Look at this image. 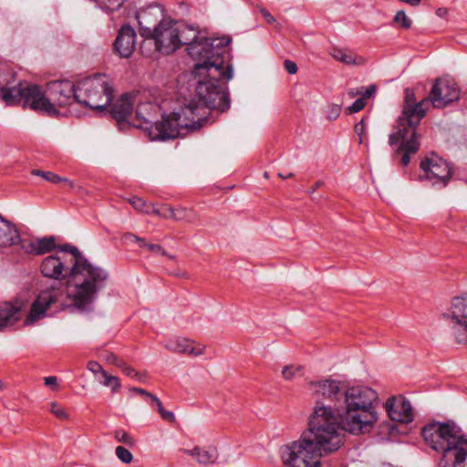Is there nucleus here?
<instances>
[{"instance_id":"26","label":"nucleus","mask_w":467,"mask_h":467,"mask_svg":"<svg viewBox=\"0 0 467 467\" xmlns=\"http://www.w3.org/2000/svg\"><path fill=\"white\" fill-rule=\"evenodd\" d=\"M58 249L56 245V238L54 236L43 237L36 239V254H45L55 249Z\"/></svg>"},{"instance_id":"44","label":"nucleus","mask_w":467,"mask_h":467,"mask_svg":"<svg viewBox=\"0 0 467 467\" xmlns=\"http://www.w3.org/2000/svg\"><path fill=\"white\" fill-rule=\"evenodd\" d=\"M363 89L364 88H361V99H365L370 98L376 92L377 87L375 85H370L366 88L364 91Z\"/></svg>"},{"instance_id":"39","label":"nucleus","mask_w":467,"mask_h":467,"mask_svg":"<svg viewBox=\"0 0 467 467\" xmlns=\"http://www.w3.org/2000/svg\"><path fill=\"white\" fill-rule=\"evenodd\" d=\"M174 208L168 203L161 204V212L162 219H171Z\"/></svg>"},{"instance_id":"31","label":"nucleus","mask_w":467,"mask_h":467,"mask_svg":"<svg viewBox=\"0 0 467 467\" xmlns=\"http://www.w3.org/2000/svg\"><path fill=\"white\" fill-rule=\"evenodd\" d=\"M393 22L399 24L402 29H410L412 26V20L406 15L405 11L399 10L396 12Z\"/></svg>"},{"instance_id":"4","label":"nucleus","mask_w":467,"mask_h":467,"mask_svg":"<svg viewBox=\"0 0 467 467\" xmlns=\"http://www.w3.org/2000/svg\"><path fill=\"white\" fill-rule=\"evenodd\" d=\"M377 392L368 387L355 386L344 391V410L338 413L339 429L354 435L369 432L379 420L375 403Z\"/></svg>"},{"instance_id":"53","label":"nucleus","mask_w":467,"mask_h":467,"mask_svg":"<svg viewBox=\"0 0 467 467\" xmlns=\"http://www.w3.org/2000/svg\"><path fill=\"white\" fill-rule=\"evenodd\" d=\"M399 1L402 2L404 4H407L410 6H413V7L419 6L420 5V3L422 2V0H399Z\"/></svg>"},{"instance_id":"18","label":"nucleus","mask_w":467,"mask_h":467,"mask_svg":"<svg viewBox=\"0 0 467 467\" xmlns=\"http://www.w3.org/2000/svg\"><path fill=\"white\" fill-rule=\"evenodd\" d=\"M389 417L398 422L409 423L413 420L410 402L402 397H391L385 404Z\"/></svg>"},{"instance_id":"3","label":"nucleus","mask_w":467,"mask_h":467,"mask_svg":"<svg viewBox=\"0 0 467 467\" xmlns=\"http://www.w3.org/2000/svg\"><path fill=\"white\" fill-rule=\"evenodd\" d=\"M345 434L329 405L317 402L309 417L308 430L298 441L281 449L285 467H321L320 458L337 451L344 444Z\"/></svg>"},{"instance_id":"19","label":"nucleus","mask_w":467,"mask_h":467,"mask_svg":"<svg viewBox=\"0 0 467 467\" xmlns=\"http://www.w3.org/2000/svg\"><path fill=\"white\" fill-rule=\"evenodd\" d=\"M132 109L131 97L129 94H123L109 109L107 108L105 113H109L120 125L130 116Z\"/></svg>"},{"instance_id":"13","label":"nucleus","mask_w":467,"mask_h":467,"mask_svg":"<svg viewBox=\"0 0 467 467\" xmlns=\"http://www.w3.org/2000/svg\"><path fill=\"white\" fill-rule=\"evenodd\" d=\"M425 99L434 109H444L460 99V89L453 79L439 78Z\"/></svg>"},{"instance_id":"22","label":"nucleus","mask_w":467,"mask_h":467,"mask_svg":"<svg viewBox=\"0 0 467 467\" xmlns=\"http://www.w3.org/2000/svg\"><path fill=\"white\" fill-rule=\"evenodd\" d=\"M5 224H9V226H11L16 233V238H15V240L12 241V244H5V245H0V247H8V246H12V245H16V244H20L21 248L27 254H36V240H23L21 239L20 237V234H19V231L17 230V228L11 223L9 222L8 220L5 219L2 215H1V219H0V228L1 227H4Z\"/></svg>"},{"instance_id":"16","label":"nucleus","mask_w":467,"mask_h":467,"mask_svg":"<svg viewBox=\"0 0 467 467\" xmlns=\"http://www.w3.org/2000/svg\"><path fill=\"white\" fill-rule=\"evenodd\" d=\"M400 141V145L397 150V154H401L400 162L403 166H407L410 161V155L419 150L420 143L417 140V132L412 131V136L408 135L406 129H400L397 132L389 135V144L394 145Z\"/></svg>"},{"instance_id":"51","label":"nucleus","mask_w":467,"mask_h":467,"mask_svg":"<svg viewBox=\"0 0 467 467\" xmlns=\"http://www.w3.org/2000/svg\"><path fill=\"white\" fill-rule=\"evenodd\" d=\"M45 384L49 387H57V378L55 376H49L45 378Z\"/></svg>"},{"instance_id":"24","label":"nucleus","mask_w":467,"mask_h":467,"mask_svg":"<svg viewBox=\"0 0 467 467\" xmlns=\"http://www.w3.org/2000/svg\"><path fill=\"white\" fill-rule=\"evenodd\" d=\"M166 348L174 352L193 356H200L203 353V348H196L189 343L187 339L171 342L170 344L166 345Z\"/></svg>"},{"instance_id":"42","label":"nucleus","mask_w":467,"mask_h":467,"mask_svg":"<svg viewBox=\"0 0 467 467\" xmlns=\"http://www.w3.org/2000/svg\"><path fill=\"white\" fill-rule=\"evenodd\" d=\"M88 368L94 374L100 373L101 375H103L106 372L103 369L102 366L99 362H96V361L89 362Z\"/></svg>"},{"instance_id":"56","label":"nucleus","mask_w":467,"mask_h":467,"mask_svg":"<svg viewBox=\"0 0 467 467\" xmlns=\"http://www.w3.org/2000/svg\"><path fill=\"white\" fill-rule=\"evenodd\" d=\"M140 247H144L147 249V245H149L150 244L146 243L145 239L144 238H140L139 239V242H137Z\"/></svg>"},{"instance_id":"47","label":"nucleus","mask_w":467,"mask_h":467,"mask_svg":"<svg viewBox=\"0 0 467 467\" xmlns=\"http://www.w3.org/2000/svg\"><path fill=\"white\" fill-rule=\"evenodd\" d=\"M146 214H154L161 218V204L151 203L150 209L146 211Z\"/></svg>"},{"instance_id":"10","label":"nucleus","mask_w":467,"mask_h":467,"mask_svg":"<svg viewBox=\"0 0 467 467\" xmlns=\"http://www.w3.org/2000/svg\"><path fill=\"white\" fill-rule=\"evenodd\" d=\"M442 317L448 322L455 341L467 344V295L454 296Z\"/></svg>"},{"instance_id":"41","label":"nucleus","mask_w":467,"mask_h":467,"mask_svg":"<svg viewBox=\"0 0 467 467\" xmlns=\"http://www.w3.org/2000/svg\"><path fill=\"white\" fill-rule=\"evenodd\" d=\"M365 119H362L359 122H358L355 127L354 130L356 134L359 136V143H363V135L365 133Z\"/></svg>"},{"instance_id":"17","label":"nucleus","mask_w":467,"mask_h":467,"mask_svg":"<svg viewBox=\"0 0 467 467\" xmlns=\"http://www.w3.org/2000/svg\"><path fill=\"white\" fill-rule=\"evenodd\" d=\"M136 38V32L130 25L122 26L113 43L114 52L120 57H130L135 50Z\"/></svg>"},{"instance_id":"25","label":"nucleus","mask_w":467,"mask_h":467,"mask_svg":"<svg viewBox=\"0 0 467 467\" xmlns=\"http://www.w3.org/2000/svg\"><path fill=\"white\" fill-rule=\"evenodd\" d=\"M198 218L199 216L194 210L178 206L177 208H174L171 220L175 222L193 223L198 220Z\"/></svg>"},{"instance_id":"29","label":"nucleus","mask_w":467,"mask_h":467,"mask_svg":"<svg viewBox=\"0 0 467 467\" xmlns=\"http://www.w3.org/2000/svg\"><path fill=\"white\" fill-rule=\"evenodd\" d=\"M97 5L108 12H114L119 10L126 0H93Z\"/></svg>"},{"instance_id":"1","label":"nucleus","mask_w":467,"mask_h":467,"mask_svg":"<svg viewBox=\"0 0 467 467\" xmlns=\"http://www.w3.org/2000/svg\"><path fill=\"white\" fill-rule=\"evenodd\" d=\"M180 47L187 46L189 56L198 61L193 73L200 78L196 85L199 101L190 100L179 110L162 115L161 120L154 121L156 106L145 103L136 109L138 128L147 132L151 140H167L184 137L190 131L201 129L207 121L209 110L225 112L230 109V97L223 78L234 77L233 67L224 68V54L231 39L227 36L207 37L197 26L178 23Z\"/></svg>"},{"instance_id":"6","label":"nucleus","mask_w":467,"mask_h":467,"mask_svg":"<svg viewBox=\"0 0 467 467\" xmlns=\"http://www.w3.org/2000/svg\"><path fill=\"white\" fill-rule=\"evenodd\" d=\"M137 20L144 56L150 57L154 52L170 55L180 48L178 22L152 19L150 9L140 12Z\"/></svg>"},{"instance_id":"28","label":"nucleus","mask_w":467,"mask_h":467,"mask_svg":"<svg viewBox=\"0 0 467 467\" xmlns=\"http://www.w3.org/2000/svg\"><path fill=\"white\" fill-rule=\"evenodd\" d=\"M304 368L300 365H286L282 369V376L285 380H293L303 376Z\"/></svg>"},{"instance_id":"60","label":"nucleus","mask_w":467,"mask_h":467,"mask_svg":"<svg viewBox=\"0 0 467 467\" xmlns=\"http://www.w3.org/2000/svg\"><path fill=\"white\" fill-rule=\"evenodd\" d=\"M338 113H339V109H335V114H336V116H337V115H338Z\"/></svg>"},{"instance_id":"52","label":"nucleus","mask_w":467,"mask_h":467,"mask_svg":"<svg viewBox=\"0 0 467 467\" xmlns=\"http://www.w3.org/2000/svg\"><path fill=\"white\" fill-rule=\"evenodd\" d=\"M124 239L126 241H130V242H134V243H137L139 242V239L140 237L135 235L134 234H131V233H128L124 235Z\"/></svg>"},{"instance_id":"54","label":"nucleus","mask_w":467,"mask_h":467,"mask_svg":"<svg viewBox=\"0 0 467 467\" xmlns=\"http://www.w3.org/2000/svg\"><path fill=\"white\" fill-rule=\"evenodd\" d=\"M323 185H324L323 181L319 180V181L316 182L315 185L309 189L308 193L313 194L318 188H320Z\"/></svg>"},{"instance_id":"2","label":"nucleus","mask_w":467,"mask_h":467,"mask_svg":"<svg viewBox=\"0 0 467 467\" xmlns=\"http://www.w3.org/2000/svg\"><path fill=\"white\" fill-rule=\"evenodd\" d=\"M40 271L46 277L63 280L71 279L67 285V296L69 306L81 312L92 308L97 294L106 285L108 272L92 265L74 245L65 244L58 246L55 254L42 260Z\"/></svg>"},{"instance_id":"15","label":"nucleus","mask_w":467,"mask_h":467,"mask_svg":"<svg viewBox=\"0 0 467 467\" xmlns=\"http://www.w3.org/2000/svg\"><path fill=\"white\" fill-rule=\"evenodd\" d=\"M430 109V104L426 99H422L416 105L403 106L402 114L399 118V130L406 129L408 135L412 136V131H416L417 126L426 115Z\"/></svg>"},{"instance_id":"9","label":"nucleus","mask_w":467,"mask_h":467,"mask_svg":"<svg viewBox=\"0 0 467 467\" xmlns=\"http://www.w3.org/2000/svg\"><path fill=\"white\" fill-rule=\"evenodd\" d=\"M31 83L16 81V74L0 65V98L7 105L21 104L26 109V99L29 95Z\"/></svg>"},{"instance_id":"58","label":"nucleus","mask_w":467,"mask_h":467,"mask_svg":"<svg viewBox=\"0 0 467 467\" xmlns=\"http://www.w3.org/2000/svg\"><path fill=\"white\" fill-rule=\"evenodd\" d=\"M278 177L281 178V179H287V178H292L294 177V173L290 172L288 173L287 175L286 174H283L281 172H279L278 174Z\"/></svg>"},{"instance_id":"23","label":"nucleus","mask_w":467,"mask_h":467,"mask_svg":"<svg viewBox=\"0 0 467 467\" xmlns=\"http://www.w3.org/2000/svg\"><path fill=\"white\" fill-rule=\"evenodd\" d=\"M329 54L334 59L346 65H362L365 61L362 57L343 48L333 47Z\"/></svg>"},{"instance_id":"46","label":"nucleus","mask_w":467,"mask_h":467,"mask_svg":"<svg viewBox=\"0 0 467 467\" xmlns=\"http://www.w3.org/2000/svg\"><path fill=\"white\" fill-rule=\"evenodd\" d=\"M130 391L135 392V393L142 395L144 397H147V398L150 399V400H152V397H155V395H153L152 393H150L141 388L131 387V388H130Z\"/></svg>"},{"instance_id":"30","label":"nucleus","mask_w":467,"mask_h":467,"mask_svg":"<svg viewBox=\"0 0 467 467\" xmlns=\"http://www.w3.org/2000/svg\"><path fill=\"white\" fill-rule=\"evenodd\" d=\"M151 402H152V404L156 405L157 410L160 413L162 420L169 421V422H173L175 420V416H174L173 412L166 410L163 408L161 401L159 400V398L157 396L152 397Z\"/></svg>"},{"instance_id":"49","label":"nucleus","mask_w":467,"mask_h":467,"mask_svg":"<svg viewBox=\"0 0 467 467\" xmlns=\"http://www.w3.org/2000/svg\"><path fill=\"white\" fill-rule=\"evenodd\" d=\"M261 14L265 19L267 24H274L275 22V17L265 8L261 9Z\"/></svg>"},{"instance_id":"14","label":"nucleus","mask_w":467,"mask_h":467,"mask_svg":"<svg viewBox=\"0 0 467 467\" xmlns=\"http://www.w3.org/2000/svg\"><path fill=\"white\" fill-rule=\"evenodd\" d=\"M309 388L316 397L318 398L320 396L328 402L325 403L324 400H317L316 405H317V402H321L324 405H329L338 420V413H340V411L336 407L337 403L344 401V391L346 390L343 389L341 382L334 379L313 381L309 383ZM316 407L317 406H315L314 410H316ZM337 423L339 424L338 421Z\"/></svg>"},{"instance_id":"32","label":"nucleus","mask_w":467,"mask_h":467,"mask_svg":"<svg viewBox=\"0 0 467 467\" xmlns=\"http://www.w3.org/2000/svg\"><path fill=\"white\" fill-rule=\"evenodd\" d=\"M104 380L101 383L106 387H110L113 392H116L120 387L119 379L115 376H110L107 372L102 375Z\"/></svg>"},{"instance_id":"55","label":"nucleus","mask_w":467,"mask_h":467,"mask_svg":"<svg viewBox=\"0 0 467 467\" xmlns=\"http://www.w3.org/2000/svg\"><path fill=\"white\" fill-rule=\"evenodd\" d=\"M348 93L350 98H355L358 95H361V88L360 89L351 88L348 90Z\"/></svg>"},{"instance_id":"12","label":"nucleus","mask_w":467,"mask_h":467,"mask_svg":"<svg viewBox=\"0 0 467 467\" xmlns=\"http://www.w3.org/2000/svg\"><path fill=\"white\" fill-rule=\"evenodd\" d=\"M64 289L62 287H49L41 291L34 302L25 318V325L30 326L46 317L47 310L52 306H58L59 309L64 308L63 303Z\"/></svg>"},{"instance_id":"34","label":"nucleus","mask_w":467,"mask_h":467,"mask_svg":"<svg viewBox=\"0 0 467 467\" xmlns=\"http://www.w3.org/2000/svg\"><path fill=\"white\" fill-rule=\"evenodd\" d=\"M115 439L119 442L125 443L129 446H133L135 443L134 439L128 432L122 430H117L115 431Z\"/></svg>"},{"instance_id":"21","label":"nucleus","mask_w":467,"mask_h":467,"mask_svg":"<svg viewBox=\"0 0 467 467\" xmlns=\"http://www.w3.org/2000/svg\"><path fill=\"white\" fill-rule=\"evenodd\" d=\"M185 453L194 457L200 464H213L218 458V451L215 447L205 449L195 446L192 450H184Z\"/></svg>"},{"instance_id":"11","label":"nucleus","mask_w":467,"mask_h":467,"mask_svg":"<svg viewBox=\"0 0 467 467\" xmlns=\"http://www.w3.org/2000/svg\"><path fill=\"white\" fill-rule=\"evenodd\" d=\"M420 168L422 171L420 179L431 182L433 186L445 187L452 177L450 164L434 152L425 156Z\"/></svg>"},{"instance_id":"8","label":"nucleus","mask_w":467,"mask_h":467,"mask_svg":"<svg viewBox=\"0 0 467 467\" xmlns=\"http://www.w3.org/2000/svg\"><path fill=\"white\" fill-rule=\"evenodd\" d=\"M114 97L109 78L95 74L77 82L76 102L97 112H105Z\"/></svg>"},{"instance_id":"35","label":"nucleus","mask_w":467,"mask_h":467,"mask_svg":"<svg viewBox=\"0 0 467 467\" xmlns=\"http://www.w3.org/2000/svg\"><path fill=\"white\" fill-rule=\"evenodd\" d=\"M116 455L119 460L124 463H130L133 459L131 452L123 446H118L116 448Z\"/></svg>"},{"instance_id":"59","label":"nucleus","mask_w":467,"mask_h":467,"mask_svg":"<svg viewBox=\"0 0 467 467\" xmlns=\"http://www.w3.org/2000/svg\"><path fill=\"white\" fill-rule=\"evenodd\" d=\"M134 378H137L140 381H145L144 376L140 373H139V376H134Z\"/></svg>"},{"instance_id":"48","label":"nucleus","mask_w":467,"mask_h":467,"mask_svg":"<svg viewBox=\"0 0 467 467\" xmlns=\"http://www.w3.org/2000/svg\"><path fill=\"white\" fill-rule=\"evenodd\" d=\"M107 360L109 362H110L111 364L115 365L116 367L119 368H120V364H125L126 362H124L122 359H120L119 358H118L117 356H115L114 354H110L108 358H107Z\"/></svg>"},{"instance_id":"37","label":"nucleus","mask_w":467,"mask_h":467,"mask_svg":"<svg viewBox=\"0 0 467 467\" xmlns=\"http://www.w3.org/2000/svg\"><path fill=\"white\" fill-rule=\"evenodd\" d=\"M147 250L151 252L154 254H161L162 256H167L171 260H174L175 256L172 254H169L166 250L160 244H151L147 245Z\"/></svg>"},{"instance_id":"36","label":"nucleus","mask_w":467,"mask_h":467,"mask_svg":"<svg viewBox=\"0 0 467 467\" xmlns=\"http://www.w3.org/2000/svg\"><path fill=\"white\" fill-rule=\"evenodd\" d=\"M50 406H51V408H50L51 413L54 414L57 419H59V420L68 419V413L67 412L65 408H63L61 405H59L57 402H52L50 404Z\"/></svg>"},{"instance_id":"38","label":"nucleus","mask_w":467,"mask_h":467,"mask_svg":"<svg viewBox=\"0 0 467 467\" xmlns=\"http://www.w3.org/2000/svg\"><path fill=\"white\" fill-rule=\"evenodd\" d=\"M366 106V102L363 99H358L354 103L347 109L348 113H356L363 109Z\"/></svg>"},{"instance_id":"27","label":"nucleus","mask_w":467,"mask_h":467,"mask_svg":"<svg viewBox=\"0 0 467 467\" xmlns=\"http://www.w3.org/2000/svg\"><path fill=\"white\" fill-rule=\"evenodd\" d=\"M31 173L33 175L41 176L44 180L50 182L52 183L64 182L70 189L74 187V182L72 181H70L69 179L65 178V177H60L59 175H57L52 171H43L40 170H33L31 171Z\"/></svg>"},{"instance_id":"57","label":"nucleus","mask_w":467,"mask_h":467,"mask_svg":"<svg viewBox=\"0 0 467 467\" xmlns=\"http://www.w3.org/2000/svg\"><path fill=\"white\" fill-rule=\"evenodd\" d=\"M140 247H144L147 249V245H149L150 244L146 243L145 239L144 238H140L139 239V242H137Z\"/></svg>"},{"instance_id":"45","label":"nucleus","mask_w":467,"mask_h":467,"mask_svg":"<svg viewBox=\"0 0 467 467\" xmlns=\"http://www.w3.org/2000/svg\"><path fill=\"white\" fill-rule=\"evenodd\" d=\"M284 66H285V70L289 73V74H296L297 72V66L296 64L292 61V60H289V59H286L285 62H284Z\"/></svg>"},{"instance_id":"33","label":"nucleus","mask_w":467,"mask_h":467,"mask_svg":"<svg viewBox=\"0 0 467 467\" xmlns=\"http://www.w3.org/2000/svg\"><path fill=\"white\" fill-rule=\"evenodd\" d=\"M130 204L134 207V209L146 213V211L150 209V202H147L141 198L133 197L130 200Z\"/></svg>"},{"instance_id":"5","label":"nucleus","mask_w":467,"mask_h":467,"mask_svg":"<svg viewBox=\"0 0 467 467\" xmlns=\"http://www.w3.org/2000/svg\"><path fill=\"white\" fill-rule=\"evenodd\" d=\"M426 444L441 456L440 467H467V436L454 421H434L422 428Z\"/></svg>"},{"instance_id":"50","label":"nucleus","mask_w":467,"mask_h":467,"mask_svg":"<svg viewBox=\"0 0 467 467\" xmlns=\"http://www.w3.org/2000/svg\"><path fill=\"white\" fill-rule=\"evenodd\" d=\"M435 14L437 16L441 18L448 19L449 9L446 7H439L436 9Z\"/></svg>"},{"instance_id":"20","label":"nucleus","mask_w":467,"mask_h":467,"mask_svg":"<svg viewBox=\"0 0 467 467\" xmlns=\"http://www.w3.org/2000/svg\"><path fill=\"white\" fill-rule=\"evenodd\" d=\"M21 307L10 303L0 305V330L13 327L21 319Z\"/></svg>"},{"instance_id":"7","label":"nucleus","mask_w":467,"mask_h":467,"mask_svg":"<svg viewBox=\"0 0 467 467\" xmlns=\"http://www.w3.org/2000/svg\"><path fill=\"white\" fill-rule=\"evenodd\" d=\"M77 83L69 80H55L47 84L45 92L36 84H31L26 99V108L50 117L58 114L57 108H63L76 101Z\"/></svg>"},{"instance_id":"43","label":"nucleus","mask_w":467,"mask_h":467,"mask_svg":"<svg viewBox=\"0 0 467 467\" xmlns=\"http://www.w3.org/2000/svg\"><path fill=\"white\" fill-rule=\"evenodd\" d=\"M120 368L122 370V372L129 376V377H133L134 376H139V372L136 371L133 368H131L130 366H129L127 363L125 364H120Z\"/></svg>"},{"instance_id":"40","label":"nucleus","mask_w":467,"mask_h":467,"mask_svg":"<svg viewBox=\"0 0 467 467\" xmlns=\"http://www.w3.org/2000/svg\"><path fill=\"white\" fill-rule=\"evenodd\" d=\"M418 104V102L416 101V97H415V94L412 90L407 88L405 90V98H404V105L403 106H407V105H416Z\"/></svg>"}]
</instances>
